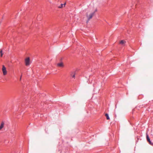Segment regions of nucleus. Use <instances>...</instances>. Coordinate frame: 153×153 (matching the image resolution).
Masks as SVG:
<instances>
[{"label": "nucleus", "mask_w": 153, "mask_h": 153, "mask_svg": "<svg viewBox=\"0 0 153 153\" xmlns=\"http://www.w3.org/2000/svg\"><path fill=\"white\" fill-rule=\"evenodd\" d=\"M94 12H93L91 13L87 12L86 13V17L87 19V23L89 20L91 19L94 14Z\"/></svg>", "instance_id": "f257e3e1"}, {"label": "nucleus", "mask_w": 153, "mask_h": 153, "mask_svg": "<svg viewBox=\"0 0 153 153\" xmlns=\"http://www.w3.org/2000/svg\"><path fill=\"white\" fill-rule=\"evenodd\" d=\"M25 65L26 66H28L30 64V59L29 57L26 58L25 60Z\"/></svg>", "instance_id": "f03ea898"}, {"label": "nucleus", "mask_w": 153, "mask_h": 153, "mask_svg": "<svg viewBox=\"0 0 153 153\" xmlns=\"http://www.w3.org/2000/svg\"><path fill=\"white\" fill-rule=\"evenodd\" d=\"M2 71L3 74L4 75H6L7 74V71L6 69V68L5 67L4 65H2Z\"/></svg>", "instance_id": "7ed1b4c3"}, {"label": "nucleus", "mask_w": 153, "mask_h": 153, "mask_svg": "<svg viewBox=\"0 0 153 153\" xmlns=\"http://www.w3.org/2000/svg\"><path fill=\"white\" fill-rule=\"evenodd\" d=\"M57 66L60 67H63L64 66L63 63L62 62H60L57 64Z\"/></svg>", "instance_id": "20e7f679"}, {"label": "nucleus", "mask_w": 153, "mask_h": 153, "mask_svg": "<svg viewBox=\"0 0 153 153\" xmlns=\"http://www.w3.org/2000/svg\"><path fill=\"white\" fill-rule=\"evenodd\" d=\"M146 139H147V141L149 142V143L150 144H152L151 142L150 141L149 137L148 135L147 134H146Z\"/></svg>", "instance_id": "39448f33"}, {"label": "nucleus", "mask_w": 153, "mask_h": 153, "mask_svg": "<svg viewBox=\"0 0 153 153\" xmlns=\"http://www.w3.org/2000/svg\"><path fill=\"white\" fill-rule=\"evenodd\" d=\"M126 42V41L123 40H122L120 41V43L122 45H124L125 44Z\"/></svg>", "instance_id": "423d86ee"}, {"label": "nucleus", "mask_w": 153, "mask_h": 153, "mask_svg": "<svg viewBox=\"0 0 153 153\" xmlns=\"http://www.w3.org/2000/svg\"><path fill=\"white\" fill-rule=\"evenodd\" d=\"M75 72H73L71 73V75L73 78H75Z\"/></svg>", "instance_id": "0eeeda50"}, {"label": "nucleus", "mask_w": 153, "mask_h": 153, "mask_svg": "<svg viewBox=\"0 0 153 153\" xmlns=\"http://www.w3.org/2000/svg\"><path fill=\"white\" fill-rule=\"evenodd\" d=\"M66 4V3H65L64 4H61L60 5V6L58 7V8H62L63 7H65Z\"/></svg>", "instance_id": "6e6552de"}, {"label": "nucleus", "mask_w": 153, "mask_h": 153, "mask_svg": "<svg viewBox=\"0 0 153 153\" xmlns=\"http://www.w3.org/2000/svg\"><path fill=\"white\" fill-rule=\"evenodd\" d=\"M4 123L2 122L0 126V130H1L4 127Z\"/></svg>", "instance_id": "1a4fd4ad"}, {"label": "nucleus", "mask_w": 153, "mask_h": 153, "mask_svg": "<svg viewBox=\"0 0 153 153\" xmlns=\"http://www.w3.org/2000/svg\"><path fill=\"white\" fill-rule=\"evenodd\" d=\"M105 116L106 117V118H107V120H109L110 119V118H109V117L108 115V114H105Z\"/></svg>", "instance_id": "9d476101"}, {"label": "nucleus", "mask_w": 153, "mask_h": 153, "mask_svg": "<svg viewBox=\"0 0 153 153\" xmlns=\"http://www.w3.org/2000/svg\"><path fill=\"white\" fill-rule=\"evenodd\" d=\"M0 53H1V57H2V55H3V53H2V50H1V51H0Z\"/></svg>", "instance_id": "9b49d317"}, {"label": "nucleus", "mask_w": 153, "mask_h": 153, "mask_svg": "<svg viewBox=\"0 0 153 153\" xmlns=\"http://www.w3.org/2000/svg\"><path fill=\"white\" fill-rule=\"evenodd\" d=\"M21 78H22V75L21 76V77H20V80H21Z\"/></svg>", "instance_id": "f8f14e48"}, {"label": "nucleus", "mask_w": 153, "mask_h": 153, "mask_svg": "<svg viewBox=\"0 0 153 153\" xmlns=\"http://www.w3.org/2000/svg\"><path fill=\"white\" fill-rule=\"evenodd\" d=\"M1 22H0V25L1 24Z\"/></svg>", "instance_id": "ddd939ff"}]
</instances>
